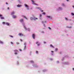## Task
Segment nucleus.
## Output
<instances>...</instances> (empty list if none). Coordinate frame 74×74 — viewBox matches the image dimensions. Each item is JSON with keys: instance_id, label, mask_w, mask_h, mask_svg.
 Listing matches in <instances>:
<instances>
[{"instance_id": "7ed1b4c3", "label": "nucleus", "mask_w": 74, "mask_h": 74, "mask_svg": "<svg viewBox=\"0 0 74 74\" xmlns=\"http://www.w3.org/2000/svg\"><path fill=\"white\" fill-rule=\"evenodd\" d=\"M2 16H3L2 15H1L0 14V17H1V19H4V17H2Z\"/></svg>"}, {"instance_id": "9b49d317", "label": "nucleus", "mask_w": 74, "mask_h": 74, "mask_svg": "<svg viewBox=\"0 0 74 74\" xmlns=\"http://www.w3.org/2000/svg\"><path fill=\"white\" fill-rule=\"evenodd\" d=\"M14 14H15V12H13L11 13V15H14Z\"/></svg>"}, {"instance_id": "f3484780", "label": "nucleus", "mask_w": 74, "mask_h": 74, "mask_svg": "<svg viewBox=\"0 0 74 74\" xmlns=\"http://www.w3.org/2000/svg\"><path fill=\"white\" fill-rule=\"evenodd\" d=\"M30 62L31 63H34V62H33V61H30Z\"/></svg>"}, {"instance_id": "dca6fc26", "label": "nucleus", "mask_w": 74, "mask_h": 74, "mask_svg": "<svg viewBox=\"0 0 74 74\" xmlns=\"http://www.w3.org/2000/svg\"><path fill=\"white\" fill-rule=\"evenodd\" d=\"M36 19H38V18H34V21H36Z\"/></svg>"}, {"instance_id": "ddd939ff", "label": "nucleus", "mask_w": 74, "mask_h": 74, "mask_svg": "<svg viewBox=\"0 0 74 74\" xmlns=\"http://www.w3.org/2000/svg\"><path fill=\"white\" fill-rule=\"evenodd\" d=\"M12 17L13 18H16V16L14 15L12 16Z\"/></svg>"}, {"instance_id": "72a5a7b5", "label": "nucleus", "mask_w": 74, "mask_h": 74, "mask_svg": "<svg viewBox=\"0 0 74 74\" xmlns=\"http://www.w3.org/2000/svg\"><path fill=\"white\" fill-rule=\"evenodd\" d=\"M40 17H41V16H42V15H41V14H40Z\"/></svg>"}, {"instance_id": "a19ab883", "label": "nucleus", "mask_w": 74, "mask_h": 74, "mask_svg": "<svg viewBox=\"0 0 74 74\" xmlns=\"http://www.w3.org/2000/svg\"><path fill=\"white\" fill-rule=\"evenodd\" d=\"M8 10H9V9H10V8H9V7L8 8Z\"/></svg>"}, {"instance_id": "a211bd4d", "label": "nucleus", "mask_w": 74, "mask_h": 74, "mask_svg": "<svg viewBox=\"0 0 74 74\" xmlns=\"http://www.w3.org/2000/svg\"><path fill=\"white\" fill-rule=\"evenodd\" d=\"M66 27H67V28H71V27H72L71 26L70 27H68V26H67Z\"/></svg>"}, {"instance_id": "f8f14e48", "label": "nucleus", "mask_w": 74, "mask_h": 74, "mask_svg": "<svg viewBox=\"0 0 74 74\" xmlns=\"http://www.w3.org/2000/svg\"><path fill=\"white\" fill-rule=\"evenodd\" d=\"M23 16V17H24V18H25L26 19H27V18H26V17L24 16Z\"/></svg>"}, {"instance_id": "0eeeda50", "label": "nucleus", "mask_w": 74, "mask_h": 74, "mask_svg": "<svg viewBox=\"0 0 74 74\" xmlns=\"http://www.w3.org/2000/svg\"><path fill=\"white\" fill-rule=\"evenodd\" d=\"M17 6L18 7H22V5H17Z\"/></svg>"}, {"instance_id": "f704fd0d", "label": "nucleus", "mask_w": 74, "mask_h": 74, "mask_svg": "<svg viewBox=\"0 0 74 74\" xmlns=\"http://www.w3.org/2000/svg\"><path fill=\"white\" fill-rule=\"evenodd\" d=\"M47 17L48 18H50V16H47Z\"/></svg>"}, {"instance_id": "f257e3e1", "label": "nucleus", "mask_w": 74, "mask_h": 74, "mask_svg": "<svg viewBox=\"0 0 74 74\" xmlns=\"http://www.w3.org/2000/svg\"><path fill=\"white\" fill-rule=\"evenodd\" d=\"M24 5L25 7H26L27 9L28 10H29V6L28 5H27L26 4H25Z\"/></svg>"}, {"instance_id": "4c0bfd02", "label": "nucleus", "mask_w": 74, "mask_h": 74, "mask_svg": "<svg viewBox=\"0 0 74 74\" xmlns=\"http://www.w3.org/2000/svg\"><path fill=\"white\" fill-rule=\"evenodd\" d=\"M49 29H51V27H49Z\"/></svg>"}, {"instance_id": "cd10ccee", "label": "nucleus", "mask_w": 74, "mask_h": 74, "mask_svg": "<svg viewBox=\"0 0 74 74\" xmlns=\"http://www.w3.org/2000/svg\"><path fill=\"white\" fill-rule=\"evenodd\" d=\"M14 54L15 55H17L18 54V53H16H16H14Z\"/></svg>"}, {"instance_id": "49530a36", "label": "nucleus", "mask_w": 74, "mask_h": 74, "mask_svg": "<svg viewBox=\"0 0 74 74\" xmlns=\"http://www.w3.org/2000/svg\"><path fill=\"white\" fill-rule=\"evenodd\" d=\"M44 25L45 27V24H44Z\"/></svg>"}, {"instance_id": "5701e85b", "label": "nucleus", "mask_w": 74, "mask_h": 74, "mask_svg": "<svg viewBox=\"0 0 74 74\" xmlns=\"http://www.w3.org/2000/svg\"><path fill=\"white\" fill-rule=\"evenodd\" d=\"M62 6H65V5H64V3H62Z\"/></svg>"}, {"instance_id": "e433bc0d", "label": "nucleus", "mask_w": 74, "mask_h": 74, "mask_svg": "<svg viewBox=\"0 0 74 74\" xmlns=\"http://www.w3.org/2000/svg\"><path fill=\"white\" fill-rule=\"evenodd\" d=\"M44 44H46V42H44Z\"/></svg>"}, {"instance_id": "9d476101", "label": "nucleus", "mask_w": 74, "mask_h": 74, "mask_svg": "<svg viewBox=\"0 0 74 74\" xmlns=\"http://www.w3.org/2000/svg\"><path fill=\"white\" fill-rule=\"evenodd\" d=\"M32 4H35V5H37V4H35L34 3V1L32 0Z\"/></svg>"}, {"instance_id": "de8ad7c7", "label": "nucleus", "mask_w": 74, "mask_h": 74, "mask_svg": "<svg viewBox=\"0 0 74 74\" xmlns=\"http://www.w3.org/2000/svg\"><path fill=\"white\" fill-rule=\"evenodd\" d=\"M28 31H30V29H28Z\"/></svg>"}, {"instance_id": "a878e982", "label": "nucleus", "mask_w": 74, "mask_h": 74, "mask_svg": "<svg viewBox=\"0 0 74 74\" xmlns=\"http://www.w3.org/2000/svg\"><path fill=\"white\" fill-rule=\"evenodd\" d=\"M58 49L57 48H56V49H55V51H58Z\"/></svg>"}, {"instance_id": "4d7b16f0", "label": "nucleus", "mask_w": 74, "mask_h": 74, "mask_svg": "<svg viewBox=\"0 0 74 74\" xmlns=\"http://www.w3.org/2000/svg\"><path fill=\"white\" fill-rule=\"evenodd\" d=\"M70 21H71V19H70Z\"/></svg>"}, {"instance_id": "3c124183", "label": "nucleus", "mask_w": 74, "mask_h": 74, "mask_svg": "<svg viewBox=\"0 0 74 74\" xmlns=\"http://www.w3.org/2000/svg\"><path fill=\"white\" fill-rule=\"evenodd\" d=\"M73 70H74V68H73Z\"/></svg>"}, {"instance_id": "2f4dec72", "label": "nucleus", "mask_w": 74, "mask_h": 74, "mask_svg": "<svg viewBox=\"0 0 74 74\" xmlns=\"http://www.w3.org/2000/svg\"><path fill=\"white\" fill-rule=\"evenodd\" d=\"M36 53H38V51H36Z\"/></svg>"}, {"instance_id": "b1692460", "label": "nucleus", "mask_w": 74, "mask_h": 74, "mask_svg": "<svg viewBox=\"0 0 74 74\" xmlns=\"http://www.w3.org/2000/svg\"><path fill=\"white\" fill-rule=\"evenodd\" d=\"M71 14L72 15H73V16L74 15V14L73 13H71Z\"/></svg>"}, {"instance_id": "13d9d810", "label": "nucleus", "mask_w": 74, "mask_h": 74, "mask_svg": "<svg viewBox=\"0 0 74 74\" xmlns=\"http://www.w3.org/2000/svg\"><path fill=\"white\" fill-rule=\"evenodd\" d=\"M36 67H37V66H36Z\"/></svg>"}, {"instance_id": "8fccbe9b", "label": "nucleus", "mask_w": 74, "mask_h": 74, "mask_svg": "<svg viewBox=\"0 0 74 74\" xmlns=\"http://www.w3.org/2000/svg\"><path fill=\"white\" fill-rule=\"evenodd\" d=\"M67 1H69V0H66Z\"/></svg>"}, {"instance_id": "4be33fe9", "label": "nucleus", "mask_w": 74, "mask_h": 74, "mask_svg": "<svg viewBox=\"0 0 74 74\" xmlns=\"http://www.w3.org/2000/svg\"><path fill=\"white\" fill-rule=\"evenodd\" d=\"M31 20H33V18L32 17H31L30 18Z\"/></svg>"}, {"instance_id": "6e6d98bb", "label": "nucleus", "mask_w": 74, "mask_h": 74, "mask_svg": "<svg viewBox=\"0 0 74 74\" xmlns=\"http://www.w3.org/2000/svg\"><path fill=\"white\" fill-rule=\"evenodd\" d=\"M57 63H59V61H57Z\"/></svg>"}, {"instance_id": "37998d69", "label": "nucleus", "mask_w": 74, "mask_h": 74, "mask_svg": "<svg viewBox=\"0 0 74 74\" xmlns=\"http://www.w3.org/2000/svg\"><path fill=\"white\" fill-rule=\"evenodd\" d=\"M26 49V47H24V49Z\"/></svg>"}, {"instance_id": "1a4fd4ad", "label": "nucleus", "mask_w": 74, "mask_h": 74, "mask_svg": "<svg viewBox=\"0 0 74 74\" xmlns=\"http://www.w3.org/2000/svg\"><path fill=\"white\" fill-rule=\"evenodd\" d=\"M5 24L7 26H9L10 25V24L8 23H6Z\"/></svg>"}, {"instance_id": "20e7f679", "label": "nucleus", "mask_w": 74, "mask_h": 74, "mask_svg": "<svg viewBox=\"0 0 74 74\" xmlns=\"http://www.w3.org/2000/svg\"><path fill=\"white\" fill-rule=\"evenodd\" d=\"M32 38L33 39H35V34H33L32 35Z\"/></svg>"}, {"instance_id": "a18cd8bd", "label": "nucleus", "mask_w": 74, "mask_h": 74, "mask_svg": "<svg viewBox=\"0 0 74 74\" xmlns=\"http://www.w3.org/2000/svg\"><path fill=\"white\" fill-rule=\"evenodd\" d=\"M42 23H44V22L43 21H42Z\"/></svg>"}, {"instance_id": "4468645a", "label": "nucleus", "mask_w": 74, "mask_h": 74, "mask_svg": "<svg viewBox=\"0 0 74 74\" xmlns=\"http://www.w3.org/2000/svg\"><path fill=\"white\" fill-rule=\"evenodd\" d=\"M0 43L1 44H3V42L1 41L0 40Z\"/></svg>"}, {"instance_id": "ea45409f", "label": "nucleus", "mask_w": 74, "mask_h": 74, "mask_svg": "<svg viewBox=\"0 0 74 74\" xmlns=\"http://www.w3.org/2000/svg\"><path fill=\"white\" fill-rule=\"evenodd\" d=\"M64 60V58H63V59H62V60Z\"/></svg>"}, {"instance_id": "79ce46f5", "label": "nucleus", "mask_w": 74, "mask_h": 74, "mask_svg": "<svg viewBox=\"0 0 74 74\" xmlns=\"http://www.w3.org/2000/svg\"><path fill=\"white\" fill-rule=\"evenodd\" d=\"M16 44H19V43H18V42H17V43H16Z\"/></svg>"}, {"instance_id": "bb28decb", "label": "nucleus", "mask_w": 74, "mask_h": 74, "mask_svg": "<svg viewBox=\"0 0 74 74\" xmlns=\"http://www.w3.org/2000/svg\"><path fill=\"white\" fill-rule=\"evenodd\" d=\"M65 20H66V21H67V20H68V19H67V18H65Z\"/></svg>"}, {"instance_id": "603ef678", "label": "nucleus", "mask_w": 74, "mask_h": 74, "mask_svg": "<svg viewBox=\"0 0 74 74\" xmlns=\"http://www.w3.org/2000/svg\"><path fill=\"white\" fill-rule=\"evenodd\" d=\"M41 11V12H43V10H42Z\"/></svg>"}, {"instance_id": "2eb2a0df", "label": "nucleus", "mask_w": 74, "mask_h": 74, "mask_svg": "<svg viewBox=\"0 0 74 74\" xmlns=\"http://www.w3.org/2000/svg\"><path fill=\"white\" fill-rule=\"evenodd\" d=\"M14 52H18V50H14Z\"/></svg>"}, {"instance_id": "423d86ee", "label": "nucleus", "mask_w": 74, "mask_h": 74, "mask_svg": "<svg viewBox=\"0 0 74 74\" xmlns=\"http://www.w3.org/2000/svg\"><path fill=\"white\" fill-rule=\"evenodd\" d=\"M36 9H38L39 10H40V11L41 10V8L39 7H36Z\"/></svg>"}, {"instance_id": "aec40b11", "label": "nucleus", "mask_w": 74, "mask_h": 74, "mask_svg": "<svg viewBox=\"0 0 74 74\" xmlns=\"http://www.w3.org/2000/svg\"><path fill=\"white\" fill-rule=\"evenodd\" d=\"M59 9L60 10H62V8L59 7Z\"/></svg>"}, {"instance_id": "393cba45", "label": "nucleus", "mask_w": 74, "mask_h": 74, "mask_svg": "<svg viewBox=\"0 0 74 74\" xmlns=\"http://www.w3.org/2000/svg\"><path fill=\"white\" fill-rule=\"evenodd\" d=\"M10 43L11 44H12V45H13V44H14V43H13V42H10Z\"/></svg>"}, {"instance_id": "6ab92c4d", "label": "nucleus", "mask_w": 74, "mask_h": 74, "mask_svg": "<svg viewBox=\"0 0 74 74\" xmlns=\"http://www.w3.org/2000/svg\"><path fill=\"white\" fill-rule=\"evenodd\" d=\"M24 45H25V47H26V43H24Z\"/></svg>"}, {"instance_id": "c756f323", "label": "nucleus", "mask_w": 74, "mask_h": 74, "mask_svg": "<svg viewBox=\"0 0 74 74\" xmlns=\"http://www.w3.org/2000/svg\"><path fill=\"white\" fill-rule=\"evenodd\" d=\"M5 22H3V25H4V24H5Z\"/></svg>"}, {"instance_id": "c85d7f7f", "label": "nucleus", "mask_w": 74, "mask_h": 74, "mask_svg": "<svg viewBox=\"0 0 74 74\" xmlns=\"http://www.w3.org/2000/svg\"><path fill=\"white\" fill-rule=\"evenodd\" d=\"M43 14H44V15H45V12H43Z\"/></svg>"}, {"instance_id": "473e14b6", "label": "nucleus", "mask_w": 74, "mask_h": 74, "mask_svg": "<svg viewBox=\"0 0 74 74\" xmlns=\"http://www.w3.org/2000/svg\"><path fill=\"white\" fill-rule=\"evenodd\" d=\"M20 40L21 41V42H22L23 41L21 39H20Z\"/></svg>"}, {"instance_id": "f03ea898", "label": "nucleus", "mask_w": 74, "mask_h": 74, "mask_svg": "<svg viewBox=\"0 0 74 74\" xmlns=\"http://www.w3.org/2000/svg\"><path fill=\"white\" fill-rule=\"evenodd\" d=\"M18 35L19 36H20V37H22V36H23V34H22L21 33H19L18 34Z\"/></svg>"}, {"instance_id": "6e6552de", "label": "nucleus", "mask_w": 74, "mask_h": 74, "mask_svg": "<svg viewBox=\"0 0 74 74\" xmlns=\"http://www.w3.org/2000/svg\"><path fill=\"white\" fill-rule=\"evenodd\" d=\"M20 21L21 22H23V19H21L20 20Z\"/></svg>"}, {"instance_id": "09e8293b", "label": "nucleus", "mask_w": 74, "mask_h": 74, "mask_svg": "<svg viewBox=\"0 0 74 74\" xmlns=\"http://www.w3.org/2000/svg\"><path fill=\"white\" fill-rule=\"evenodd\" d=\"M6 4H8V3L7 2L6 3Z\"/></svg>"}, {"instance_id": "c03bdc74", "label": "nucleus", "mask_w": 74, "mask_h": 74, "mask_svg": "<svg viewBox=\"0 0 74 74\" xmlns=\"http://www.w3.org/2000/svg\"><path fill=\"white\" fill-rule=\"evenodd\" d=\"M51 52H52V53H53V51H51Z\"/></svg>"}, {"instance_id": "864d4df0", "label": "nucleus", "mask_w": 74, "mask_h": 74, "mask_svg": "<svg viewBox=\"0 0 74 74\" xmlns=\"http://www.w3.org/2000/svg\"><path fill=\"white\" fill-rule=\"evenodd\" d=\"M45 23H47V21H45Z\"/></svg>"}, {"instance_id": "58836bf2", "label": "nucleus", "mask_w": 74, "mask_h": 74, "mask_svg": "<svg viewBox=\"0 0 74 74\" xmlns=\"http://www.w3.org/2000/svg\"><path fill=\"white\" fill-rule=\"evenodd\" d=\"M19 50L20 51H22V50H21V49H20Z\"/></svg>"}, {"instance_id": "39448f33", "label": "nucleus", "mask_w": 74, "mask_h": 74, "mask_svg": "<svg viewBox=\"0 0 74 74\" xmlns=\"http://www.w3.org/2000/svg\"><path fill=\"white\" fill-rule=\"evenodd\" d=\"M39 43V42H36V44H37L38 46H39L40 45V43Z\"/></svg>"}, {"instance_id": "412c9836", "label": "nucleus", "mask_w": 74, "mask_h": 74, "mask_svg": "<svg viewBox=\"0 0 74 74\" xmlns=\"http://www.w3.org/2000/svg\"><path fill=\"white\" fill-rule=\"evenodd\" d=\"M9 36L10 37H12V38H13V36H12V35H10Z\"/></svg>"}, {"instance_id": "5fc2aeb1", "label": "nucleus", "mask_w": 74, "mask_h": 74, "mask_svg": "<svg viewBox=\"0 0 74 74\" xmlns=\"http://www.w3.org/2000/svg\"><path fill=\"white\" fill-rule=\"evenodd\" d=\"M73 8H74V5L73 6Z\"/></svg>"}, {"instance_id": "c9c22d12", "label": "nucleus", "mask_w": 74, "mask_h": 74, "mask_svg": "<svg viewBox=\"0 0 74 74\" xmlns=\"http://www.w3.org/2000/svg\"><path fill=\"white\" fill-rule=\"evenodd\" d=\"M50 47H53V46H52V45H50Z\"/></svg>"}, {"instance_id": "7c9ffc66", "label": "nucleus", "mask_w": 74, "mask_h": 74, "mask_svg": "<svg viewBox=\"0 0 74 74\" xmlns=\"http://www.w3.org/2000/svg\"><path fill=\"white\" fill-rule=\"evenodd\" d=\"M24 28L25 30H27V29H26V28L25 27V26H24Z\"/></svg>"}]
</instances>
